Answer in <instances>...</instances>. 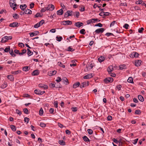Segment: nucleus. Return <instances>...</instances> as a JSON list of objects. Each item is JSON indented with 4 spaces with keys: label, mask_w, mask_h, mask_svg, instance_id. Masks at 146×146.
Instances as JSON below:
<instances>
[{
    "label": "nucleus",
    "mask_w": 146,
    "mask_h": 146,
    "mask_svg": "<svg viewBox=\"0 0 146 146\" xmlns=\"http://www.w3.org/2000/svg\"><path fill=\"white\" fill-rule=\"evenodd\" d=\"M113 81V78L111 77H109L105 78L104 80V82L106 84L108 83L109 82L111 83Z\"/></svg>",
    "instance_id": "1"
},
{
    "label": "nucleus",
    "mask_w": 146,
    "mask_h": 146,
    "mask_svg": "<svg viewBox=\"0 0 146 146\" xmlns=\"http://www.w3.org/2000/svg\"><path fill=\"white\" fill-rule=\"evenodd\" d=\"M72 11H67L64 14V17L65 18H66L68 17L69 16H71L73 15V14H72Z\"/></svg>",
    "instance_id": "2"
},
{
    "label": "nucleus",
    "mask_w": 146,
    "mask_h": 146,
    "mask_svg": "<svg viewBox=\"0 0 146 146\" xmlns=\"http://www.w3.org/2000/svg\"><path fill=\"white\" fill-rule=\"evenodd\" d=\"M62 24L64 25H70L72 24V22L68 20L62 22Z\"/></svg>",
    "instance_id": "3"
},
{
    "label": "nucleus",
    "mask_w": 146,
    "mask_h": 146,
    "mask_svg": "<svg viewBox=\"0 0 146 146\" xmlns=\"http://www.w3.org/2000/svg\"><path fill=\"white\" fill-rule=\"evenodd\" d=\"M84 25L83 23L80 22H78L74 24L75 26H76L78 28H80L81 26H83Z\"/></svg>",
    "instance_id": "4"
},
{
    "label": "nucleus",
    "mask_w": 146,
    "mask_h": 146,
    "mask_svg": "<svg viewBox=\"0 0 146 146\" xmlns=\"http://www.w3.org/2000/svg\"><path fill=\"white\" fill-rule=\"evenodd\" d=\"M105 30L104 29L101 28L96 29L95 32L97 34H99L100 33H102Z\"/></svg>",
    "instance_id": "5"
},
{
    "label": "nucleus",
    "mask_w": 146,
    "mask_h": 146,
    "mask_svg": "<svg viewBox=\"0 0 146 146\" xmlns=\"http://www.w3.org/2000/svg\"><path fill=\"white\" fill-rule=\"evenodd\" d=\"M18 23L17 22H13L12 23H10L9 25V26L11 27H18Z\"/></svg>",
    "instance_id": "6"
},
{
    "label": "nucleus",
    "mask_w": 146,
    "mask_h": 146,
    "mask_svg": "<svg viewBox=\"0 0 146 146\" xmlns=\"http://www.w3.org/2000/svg\"><path fill=\"white\" fill-rule=\"evenodd\" d=\"M39 33V32L38 31H36L32 33H30L29 34L30 35V36L32 37L34 36L38 35Z\"/></svg>",
    "instance_id": "7"
},
{
    "label": "nucleus",
    "mask_w": 146,
    "mask_h": 146,
    "mask_svg": "<svg viewBox=\"0 0 146 146\" xmlns=\"http://www.w3.org/2000/svg\"><path fill=\"white\" fill-rule=\"evenodd\" d=\"M56 73V70H52L48 72V75L49 76H51L53 75H55Z\"/></svg>",
    "instance_id": "8"
},
{
    "label": "nucleus",
    "mask_w": 146,
    "mask_h": 146,
    "mask_svg": "<svg viewBox=\"0 0 146 146\" xmlns=\"http://www.w3.org/2000/svg\"><path fill=\"white\" fill-rule=\"evenodd\" d=\"M93 77L92 74H88L87 75L83 77V78L84 79H87Z\"/></svg>",
    "instance_id": "9"
},
{
    "label": "nucleus",
    "mask_w": 146,
    "mask_h": 146,
    "mask_svg": "<svg viewBox=\"0 0 146 146\" xmlns=\"http://www.w3.org/2000/svg\"><path fill=\"white\" fill-rule=\"evenodd\" d=\"M139 56V54L137 53L136 52H133L131 54V56L132 58L133 57H138ZM130 57L131 56H130Z\"/></svg>",
    "instance_id": "10"
},
{
    "label": "nucleus",
    "mask_w": 146,
    "mask_h": 146,
    "mask_svg": "<svg viewBox=\"0 0 146 146\" xmlns=\"http://www.w3.org/2000/svg\"><path fill=\"white\" fill-rule=\"evenodd\" d=\"M113 70V67L112 66H110L107 69V71L108 72L109 74H110V73Z\"/></svg>",
    "instance_id": "11"
},
{
    "label": "nucleus",
    "mask_w": 146,
    "mask_h": 146,
    "mask_svg": "<svg viewBox=\"0 0 146 146\" xmlns=\"http://www.w3.org/2000/svg\"><path fill=\"white\" fill-rule=\"evenodd\" d=\"M39 74V72L38 70H35L33 71L32 73V75L33 76L38 75Z\"/></svg>",
    "instance_id": "12"
},
{
    "label": "nucleus",
    "mask_w": 146,
    "mask_h": 146,
    "mask_svg": "<svg viewBox=\"0 0 146 146\" xmlns=\"http://www.w3.org/2000/svg\"><path fill=\"white\" fill-rule=\"evenodd\" d=\"M32 11L31 10L29 9H28L24 11V13H23V14L25 13L26 14H32Z\"/></svg>",
    "instance_id": "13"
},
{
    "label": "nucleus",
    "mask_w": 146,
    "mask_h": 146,
    "mask_svg": "<svg viewBox=\"0 0 146 146\" xmlns=\"http://www.w3.org/2000/svg\"><path fill=\"white\" fill-rule=\"evenodd\" d=\"M7 77L11 81H13L14 80V78L12 75H8L7 76Z\"/></svg>",
    "instance_id": "14"
},
{
    "label": "nucleus",
    "mask_w": 146,
    "mask_h": 146,
    "mask_svg": "<svg viewBox=\"0 0 146 146\" xmlns=\"http://www.w3.org/2000/svg\"><path fill=\"white\" fill-rule=\"evenodd\" d=\"M141 61L139 60H136L135 61V65L137 66H140Z\"/></svg>",
    "instance_id": "15"
},
{
    "label": "nucleus",
    "mask_w": 146,
    "mask_h": 146,
    "mask_svg": "<svg viewBox=\"0 0 146 146\" xmlns=\"http://www.w3.org/2000/svg\"><path fill=\"white\" fill-rule=\"evenodd\" d=\"M7 36H5L3 37L2 38L1 42L3 43L6 42L7 40Z\"/></svg>",
    "instance_id": "16"
},
{
    "label": "nucleus",
    "mask_w": 146,
    "mask_h": 146,
    "mask_svg": "<svg viewBox=\"0 0 146 146\" xmlns=\"http://www.w3.org/2000/svg\"><path fill=\"white\" fill-rule=\"evenodd\" d=\"M63 11L62 9H61L57 11V14L58 15H61L63 14Z\"/></svg>",
    "instance_id": "17"
},
{
    "label": "nucleus",
    "mask_w": 146,
    "mask_h": 146,
    "mask_svg": "<svg viewBox=\"0 0 146 146\" xmlns=\"http://www.w3.org/2000/svg\"><path fill=\"white\" fill-rule=\"evenodd\" d=\"M104 60V57L103 56H101L98 59L99 62L100 63L103 61Z\"/></svg>",
    "instance_id": "18"
},
{
    "label": "nucleus",
    "mask_w": 146,
    "mask_h": 146,
    "mask_svg": "<svg viewBox=\"0 0 146 146\" xmlns=\"http://www.w3.org/2000/svg\"><path fill=\"white\" fill-rule=\"evenodd\" d=\"M126 68V66L125 64L120 65L119 66V69L121 70L125 69Z\"/></svg>",
    "instance_id": "19"
},
{
    "label": "nucleus",
    "mask_w": 146,
    "mask_h": 146,
    "mask_svg": "<svg viewBox=\"0 0 146 146\" xmlns=\"http://www.w3.org/2000/svg\"><path fill=\"white\" fill-rule=\"evenodd\" d=\"M80 85V83L79 82L74 83L73 85V88H76L78 87Z\"/></svg>",
    "instance_id": "20"
},
{
    "label": "nucleus",
    "mask_w": 146,
    "mask_h": 146,
    "mask_svg": "<svg viewBox=\"0 0 146 146\" xmlns=\"http://www.w3.org/2000/svg\"><path fill=\"white\" fill-rule=\"evenodd\" d=\"M16 0H10L9 1V4L11 7H12L13 6V4L15 3L14 2Z\"/></svg>",
    "instance_id": "21"
},
{
    "label": "nucleus",
    "mask_w": 146,
    "mask_h": 146,
    "mask_svg": "<svg viewBox=\"0 0 146 146\" xmlns=\"http://www.w3.org/2000/svg\"><path fill=\"white\" fill-rule=\"evenodd\" d=\"M30 69V67L28 66H25L22 69L23 71H27Z\"/></svg>",
    "instance_id": "22"
},
{
    "label": "nucleus",
    "mask_w": 146,
    "mask_h": 146,
    "mask_svg": "<svg viewBox=\"0 0 146 146\" xmlns=\"http://www.w3.org/2000/svg\"><path fill=\"white\" fill-rule=\"evenodd\" d=\"M138 98L139 100L141 102L144 101V99L143 97L141 95H139L138 96Z\"/></svg>",
    "instance_id": "23"
},
{
    "label": "nucleus",
    "mask_w": 146,
    "mask_h": 146,
    "mask_svg": "<svg viewBox=\"0 0 146 146\" xmlns=\"http://www.w3.org/2000/svg\"><path fill=\"white\" fill-rule=\"evenodd\" d=\"M27 5L26 4H24L23 5H20V8L22 10H24L27 7Z\"/></svg>",
    "instance_id": "24"
},
{
    "label": "nucleus",
    "mask_w": 146,
    "mask_h": 146,
    "mask_svg": "<svg viewBox=\"0 0 146 146\" xmlns=\"http://www.w3.org/2000/svg\"><path fill=\"white\" fill-rule=\"evenodd\" d=\"M10 128H11L12 130L13 131H15L16 130V128L15 126L13 125H10Z\"/></svg>",
    "instance_id": "25"
},
{
    "label": "nucleus",
    "mask_w": 146,
    "mask_h": 146,
    "mask_svg": "<svg viewBox=\"0 0 146 146\" xmlns=\"http://www.w3.org/2000/svg\"><path fill=\"white\" fill-rule=\"evenodd\" d=\"M83 139L86 142V141H90V140L88 138V137L86 136H83Z\"/></svg>",
    "instance_id": "26"
},
{
    "label": "nucleus",
    "mask_w": 146,
    "mask_h": 146,
    "mask_svg": "<svg viewBox=\"0 0 146 146\" xmlns=\"http://www.w3.org/2000/svg\"><path fill=\"white\" fill-rule=\"evenodd\" d=\"M58 143L61 145H65L66 143L63 140H59L58 141Z\"/></svg>",
    "instance_id": "27"
},
{
    "label": "nucleus",
    "mask_w": 146,
    "mask_h": 146,
    "mask_svg": "<svg viewBox=\"0 0 146 146\" xmlns=\"http://www.w3.org/2000/svg\"><path fill=\"white\" fill-rule=\"evenodd\" d=\"M21 72V71L17 70V71H12L11 72V73L12 74L16 75L19 73H20Z\"/></svg>",
    "instance_id": "28"
},
{
    "label": "nucleus",
    "mask_w": 146,
    "mask_h": 146,
    "mask_svg": "<svg viewBox=\"0 0 146 146\" xmlns=\"http://www.w3.org/2000/svg\"><path fill=\"white\" fill-rule=\"evenodd\" d=\"M127 82L131 83H133V79L132 78L130 77L127 80Z\"/></svg>",
    "instance_id": "29"
},
{
    "label": "nucleus",
    "mask_w": 146,
    "mask_h": 146,
    "mask_svg": "<svg viewBox=\"0 0 146 146\" xmlns=\"http://www.w3.org/2000/svg\"><path fill=\"white\" fill-rule=\"evenodd\" d=\"M13 17L15 19H17L19 17V15L16 13L14 14L13 15Z\"/></svg>",
    "instance_id": "30"
},
{
    "label": "nucleus",
    "mask_w": 146,
    "mask_h": 146,
    "mask_svg": "<svg viewBox=\"0 0 146 146\" xmlns=\"http://www.w3.org/2000/svg\"><path fill=\"white\" fill-rule=\"evenodd\" d=\"M40 92L41 91L39 90L36 89L34 90L35 93L38 95H40Z\"/></svg>",
    "instance_id": "31"
},
{
    "label": "nucleus",
    "mask_w": 146,
    "mask_h": 146,
    "mask_svg": "<svg viewBox=\"0 0 146 146\" xmlns=\"http://www.w3.org/2000/svg\"><path fill=\"white\" fill-rule=\"evenodd\" d=\"M89 82H82V84L83 85H84V87H86V86H87L88 85Z\"/></svg>",
    "instance_id": "32"
},
{
    "label": "nucleus",
    "mask_w": 146,
    "mask_h": 146,
    "mask_svg": "<svg viewBox=\"0 0 146 146\" xmlns=\"http://www.w3.org/2000/svg\"><path fill=\"white\" fill-rule=\"evenodd\" d=\"M62 80H64V82H65L66 83L65 84L66 85H67L68 84V80L66 77H64L62 78Z\"/></svg>",
    "instance_id": "33"
},
{
    "label": "nucleus",
    "mask_w": 146,
    "mask_h": 146,
    "mask_svg": "<svg viewBox=\"0 0 146 146\" xmlns=\"http://www.w3.org/2000/svg\"><path fill=\"white\" fill-rule=\"evenodd\" d=\"M80 33L82 34L85 35L86 33L85 30L84 29H82L80 31Z\"/></svg>",
    "instance_id": "34"
},
{
    "label": "nucleus",
    "mask_w": 146,
    "mask_h": 146,
    "mask_svg": "<svg viewBox=\"0 0 146 146\" xmlns=\"http://www.w3.org/2000/svg\"><path fill=\"white\" fill-rule=\"evenodd\" d=\"M26 49H23L22 50V52H20L19 53V55H23L26 52Z\"/></svg>",
    "instance_id": "35"
},
{
    "label": "nucleus",
    "mask_w": 146,
    "mask_h": 146,
    "mask_svg": "<svg viewBox=\"0 0 146 146\" xmlns=\"http://www.w3.org/2000/svg\"><path fill=\"white\" fill-rule=\"evenodd\" d=\"M75 14L77 18H78L80 15L79 12L78 11H76L75 12L73 13V15Z\"/></svg>",
    "instance_id": "36"
},
{
    "label": "nucleus",
    "mask_w": 146,
    "mask_h": 146,
    "mask_svg": "<svg viewBox=\"0 0 146 146\" xmlns=\"http://www.w3.org/2000/svg\"><path fill=\"white\" fill-rule=\"evenodd\" d=\"M56 38L57 39V40L59 42L62 39V36L58 37L57 36Z\"/></svg>",
    "instance_id": "37"
},
{
    "label": "nucleus",
    "mask_w": 146,
    "mask_h": 146,
    "mask_svg": "<svg viewBox=\"0 0 146 146\" xmlns=\"http://www.w3.org/2000/svg\"><path fill=\"white\" fill-rule=\"evenodd\" d=\"M50 11H52L54 9L55 7L54 5H53L50 4Z\"/></svg>",
    "instance_id": "38"
},
{
    "label": "nucleus",
    "mask_w": 146,
    "mask_h": 146,
    "mask_svg": "<svg viewBox=\"0 0 146 146\" xmlns=\"http://www.w3.org/2000/svg\"><path fill=\"white\" fill-rule=\"evenodd\" d=\"M58 102L57 101H54V105L55 107L56 108H57L58 107Z\"/></svg>",
    "instance_id": "39"
},
{
    "label": "nucleus",
    "mask_w": 146,
    "mask_h": 146,
    "mask_svg": "<svg viewBox=\"0 0 146 146\" xmlns=\"http://www.w3.org/2000/svg\"><path fill=\"white\" fill-rule=\"evenodd\" d=\"M93 20H92V19H90L88 20L87 21V24H90L92 23H95L94 21H92Z\"/></svg>",
    "instance_id": "40"
},
{
    "label": "nucleus",
    "mask_w": 146,
    "mask_h": 146,
    "mask_svg": "<svg viewBox=\"0 0 146 146\" xmlns=\"http://www.w3.org/2000/svg\"><path fill=\"white\" fill-rule=\"evenodd\" d=\"M10 50V46H8L6 48L5 50H4V51L5 52H8L9 51V50Z\"/></svg>",
    "instance_id": "41"
},
{
    "label": "nucleus",
    "mask_w": 146,
    "mask_h": 146,
    "mask_svg": "<svg viewBox=\"0 0 146 146\" xmlns=\"http://www.w3.org/2000/svg\"><path fill=\"white\" fill-rule=\"evenodd\" d=\"M43 111L42 108L40 109L39 111V114L40 115H43Z\"/></svg>",
    "instance_id": "42"
},
{
    "label": "nucleus",
    "mask_w": 146,
    "mask_h": 146,
    "mask_svg": "<svg viewBox=\"0 0 146 146\" xmlns=\"http://www.w3.org/2000/svg\"><path fill=\"white\" fill-rule=\"evenodd\" d=\"M75 49L71 48L70 46H69L68 48L67 51L71 52H73L74 50Z\"/></svg>",
    "instance_id": "43"
},
{
    "label": "nucleus",
    "mask_w": 146,
    "mask_h": 146,
    "mask_svg": "<svg viewBox=\"0 0 146 146\" xmlns=\"http://www.w3.org/2000/svg\"><path fill=\"white\" fill-rule=\"evenodd\" d=\"M40 125L42 127H44L46 126V125L44 123L41 122L40 123Z\"/></svg>",
    "instance_id": "44"
},
{
    "label": "nucleus",
    "mask_w": 146,
    "mask_h": 146,
    "mask_svg": "<svg viewBox=\"0 0 146 146\" xmlns=\"http://www.w3.org/2000/svg\"><path fill=\"white\" fill-rule=\"evenodd\" d=\"M89 134L91 135L93 133L92 130L90 129H88L87 130Z\"/></svg>",
    "instance_id": "45"
},
{
    "label": "nucleus",
    "mask_w": 146,
    "mask_h": 146,
    "mask_svg": "<svg viewBox=\"0 0 146 146\" xmlns=\"http://www.w3.org/2000/svg\"><path fill=\"white\" fill-rule=\"evenodd\" d=\"M16 113H17V114H19V115H21V111H20L19 110H18V109H16Z\"/></svg>",
    "instance_id": "46"
},
{
    "label": "nucleus",
    "mask_w": 146,
    "mask_h": 146,
    "mask_svg": "<svg viewBox=\"0 0 146 146\" xmlns=\"http://www.w3.org/2000/svg\"><path fill=\"white\" fill-rule=\"evenodd\" d=\"M49 86L50 88H52L55 87V85L54 84L51 83L50 84Z\"/></svg>",
    "instance_id": "47"
},
{
    "label": "nucleus",
    "mask_w": 146,
    "mask_h": 146,
    "mask_svg": "<svg viewBox=\"0 0 146 146\" xmlns=\"http://www.w3.org/2000/svg\"><path fill=\"white\" fill-rule=\"evenodd\" d=\"M44 23V20H41L39 23H38L40 26H41Z\"/></svg>",
    "instance_id": "48"
},
{
    "label": "nucleus",
    "mask_w": 146,
    "mask_h": 146,
    "mask_svg": "<svg viewBox=\"0 0 146 146\" xmlns=\"http://www.w3.org/2000/svg\"><path fill=\"white\" fill-rule=\"evenodd\" d=\"M23 111L24 113L26 114H28L29 113L28 112V110L27 108L24 109H23Z\"/></svg>",
    "instance_id": "49"
},
{
    "label": "nucleus",
    "mask_w": 146,
    "mask_h": 146,
    "mask_svg": "<svg viewBox=\"0 0 146 146\" xmlns=\"http://www.w3.org/2000/svg\"><path fill=\"white\" fill-rule=\"evenodd\" d=\"M58 63L59 64V65L60 66L62 67L63 68L65 67V65H63L61 62H58Z\"/></svg>",
    "instance_id": "50"
},
{
    "label": "nucleus",
    "mask_w": 146,
    "mask_h": 146,
    "mask_svg": "<svg viewBox=\"0 0 146 146\" xmlns=\"http://www.w3.org/2000/svg\"><path fill=\"white\" fill-rule=\"evenodd\" d=\"M55 87L56 88H61V86L60 84H55Z\"/></svg>",
    "instance_id": "51"
},
{
    "label": "nucleus",
    "mask_w": 146,
    "mask_h": 146,
    "mask_svg": "<svg viewBox=\"0 0 146 146\" xmlns=\"http://www.w3.org/2000/svg\"><path fill=\"white\" fill-rule=\"evenodd\" d=\"M142 2V0H138L135 2V4H141Z\"/></svg>",
    "instance_id": "52"
},
{
    "label": "nucleus",
    "mask_w": 146,
    "mask_h": 146,
    "mask_svg": "<svg viewBox=\"0 0 146 146\" xmlns=\"http://www.w3.org/2000/svg\"><path fill=\"white\" fill-rule=\"evenodd\" d=\"M102 25L100 23H98L95 25V26L99 27H102Z\"/></svg>",
    "instance_id": "53"
},
{
    "label": "nucleus",
    "mask_w": 146,
    "mask_h": 146,
    "mask_svg": "<svg viewBox=\"0 0 146 146\" xmlns=\"http://www.w3.org/2000/svg\"><path fill=\"white\" fill-rule=\"evenodd\" d=\"M72 110L73 111H76L77 110V107H73L72 108Z\"/></svg>",
    "instance_id": "54"
},
{
    "label": "nucleus",
    "mask_w": 146,
    "mask_h": 146,
    "mask_svg": "<svg viewBox=\"0 0 146 146\" xmlns=\"http://www.w3.org/2000/svg\"><path fill=\"white\" fill-rule=\"evenodd\" d=\"M104 13L105 12L102 11L99 13V15L101 16H105V14Z\"/></svg>",
    "instance_id": "55"
},
{
    "label": "nucleus",
    "mask_w": 146,
    "mask_h": 146,
    "mask_svg": "<svg viewBox=\"0 0 146 146\" xmlns=\"http://www.w3.org/2000/svg\"><path fill=\"white\" fill-rule=\"evenodd\" d=\"M144 30V29L143 28V27L141 28L138 30V32L139 33H141L142 32V31H143Z\"/></svg>",
    "instance_id": "56"
},
{
    "label": "nucleus",
    "mask_w": 146,
    "mask_h": 146,
    "mask_svg": "<svg viewBox=\"0 0 146 146\" xmlns=\"http://www.w3.org/2000/svg\"><path fill=\"white\" fill-rule=\"evenodd\" d=\"M115 23H116L115 21H113L110 24V27H111L114 26V25H115Z\"/></svg>",
    "instance_id": "57"
},
{
    "label": "nucleus",
    "mask_w": 146,
    "mask_h": 146,
    "mask_svg": "<svg viewBox=\"0 0 146 146\" xmlns=\"http://www.w3.org/2000/svg\"><path fill=\"white\" fill-rule=\"evenodd\" d=\"M29 120V118L27 117H25L24 118V121L25 122H27V123H28Z\"/></svg>",
    "instance_id": "58"
},
{
    "label": "nucleus",
    "mask_w": 146,
    "mask_h": 146,
    "mask_svg": "<svg viewBox=\"0 0 146 146\" xmlns=\"http://www.w3.org/2000/svg\"><path fill=\"white\" fill-rule=\"evenodd\" d=\"M40 26V25H39V24H38V23L35 24V25H34V27L35 28H37L39 27Z\"/></svg>",
    "instance_id": "59"
},
{
    "label": "nucleus",
    "mask_w": 146,
    "mask_h": 146,
    "mask_svg": "<svg viewBox=\"0 0 146 146\" xmlns=\"http://www.w3.org/2000/svg\"><path fill=\"white\" fill-rule=\"evenodd\" d=\"M105 35L108 36H110L113 35V34L111 33H108L105 34Z\"/></svg>",
    "instance_id": "60"
},
{
    "label": "nucleus",
    "mask_w": 146,
    "mask_h": 146,
    "mask_svg": "<svg viewBox=\"0 0 146 146\" xmlns=\"http://www.w3.org/2000/svg\"><path fill=\"white\" fill-rule=\"evenodd\" d=\"M42 16L40 15L39 13H37L35 15V17H41Z\"/></svg>",
    "instance_id": "61"
},
{
    "label": "nucleus",
    "mask_w": 146,
    "mask_h": 146,
    "mask_svg": "<svg viewBox=\"0 0 146 146\" xmlns=\"http://www.w3.org/2000/svg\"><path fill=\"white\" fill-rule=\"evenodd\" d=\"M113 141L116 144H118L119 143V141H117L116 139L113 138Z\"/></svg>",
    "instance_id": "62"
},
{
    "label": "nucleus",
    "mask_w": 146,
    "mask_h": 146,
    "mask_svg": "<svg viewBox=\"0 0 146 146\" xmlns=\"http://www.w3.org/2000/svg\"><path fill=\"white\" fill-rule=\"evenodd\" d=\"M121 87L122 86L120 85H118L116 86V88L119 90H121Z\"/></svg>",
    "instance_id": "63"
},
{
    "label": "nucleus",
    "mask_w": 146,
    "mask_h": 146,
    "mask_svg": "<svg viewBox=\"0 0 146 146\" xmlns=\"http://www.w3.org/2000/svg\"><path fill=\"white\" fill-rule=\"evenodd\" d=\"M107 119L108 121H111L112 119V117L110 115H109L107 117Z\"/></svg>",
    "instance_id": "64"
}]
</instances>
